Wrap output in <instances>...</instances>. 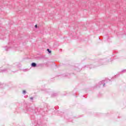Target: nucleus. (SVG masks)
<instances>
[{
    "mask_svg": "<svg viewBox=\"0 0 126 126\" xmlns=\"http://www.w3.org/2000/svg\"><path fill=\"white\" fill-rule=\"evenodd\" d=\"M31 99L32 100L33 99V97H31Z\"/></svg>",
    "mask_w": 126,
    "mask_h": 126,
    "instance_id": "39448f33",
    "label": "nucleus"
},
{
    "mask_svg": "<svg viewBox=\"0 0 126 126\" xmlns=\"http://www.w3.org/2000/svg\"><path fill=\"white\" fill-rule=\"evenodd\" d=\"M35 28H37V25L35 26Z\"/></svg>",
    "mask_w": 126,
    "mask_h": 126,
    "instance_id": "20e7f679",
    "label": "nucleus"
},
{
    "mask_svg": "<svg viewBox=\"0 0 126 126\" xmlns=\"http://www.w3.org/2000/svg\"><path fill=\"white\" fill-rule=\"evenodd\" d=\"M47 51L48 52H49L50 53H52V52L51 51H50V49H48Z\"/></svg>",
    "mask_w": 126,
    "mask_h": 126,
    "instance_id": "f03ea898",
    "label": "nucleus"
},
{
    "mask_svg": "<svg viewBox=\"0 0 126 126\" xmlns=\"http://www.w3.org/2000/svg\"><path fill=\"white\" fill-rule=\"evenodd\" d=\"M23 93H24V94H25V93H26V91H23Z\"/></svg>",
    "mask_w": 126,
    "mask_h": 126,
    "instance_id": "7ed1b4c3",
    "label": "nucleus"
},
{
    "mask_svg": "<svg viewBox=\"0 0 126 126\" xmlns=\"http://www.w3.org/2000/svg\"><path fill=\"white\" fill-rule=\"evenodd\" d=\"M36 65L37 64L35 63H32V66H33V67H36Z\"/></svg>",
    "mask_w": 126,
    "mask_h": 126,
    "instance_id": "f257e3e1",
    "label": "nucleus"
}]
</instances>
